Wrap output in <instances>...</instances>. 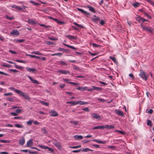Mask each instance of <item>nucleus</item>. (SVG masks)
<instances>
[{
  "label": "nucleus",
  "instance_id": "nucleus-43",
  "mask_svg": "<svg viewBox=\"0 0 154 154\" xmlns=\"http://www.w3.org/2000/svg\"><path fill=\"white\" fill-rule=\"evenodd\" d=\"M15 126L16 127L18 128H23V126L20 124H16L15 125Z\"/></svg>",
  "mask_w": 154,
  "mask_h": 154
},
{
  "label": "nucleus",
  "instance_id": "nucleus-21",
  "mask_svg": "<svg viewBox=\"0 0 154 154\" xmlns=\"http://www.w3.org/2000/svg\"><path fill=\"white\" fill-rule=\"evenodd\" d=\"M103 127H104V128H106L107 129H112L114 128V126L113 125H106L105 126H103Z\"/></svg>",
  "mask_w": 154,
  "mask_h": 154
},
{
  "label": "nucleus",
  "instance_id": "nucleus-20",
  "mask_svg": "<svg viewBox=\"0 0 154 154\" xmlns=\"http://www.w3.org/2000/svg\"><path fill=\"white\" fill-rule=\"evenodd\" d=\"M74 137L76 140H81L83 138V137L82 135H75L74 136Z\"/></svg>",
  "mask_w": 154,
  "mask_h": 154
},
{
  "label": "nucleus",
  "instance_id": "nucleus-7",
  "mask_svg": "<svg viewBox=\"0 0 154 154\" xmlns=\"http://www.w3.org/2000/svg\"><path fill=\"white\" fill-rule=\"evenodd\" d=\"M140 75L142 78L146 80L147 79V77L146 75L145 72L143 71H141L140 73Z\"/></svg>",
  "mask_w": 154,
  "mask_h": 154
},
{
  "label": "nucleus",
  "instance_id": "nucleus-52",
  "mask_svg": "<svg viewBox=\"0 0 154 154\" xmlns=\"http://www.w3.org/2000/svg\"><path fill=\"white\" fill-rule=\"evenodd\" d=\"M63 81L66 82L67 83H69L68 82H69V81L71 80L70 79H63Z\"/></svg>",
  "mask_w": 154,
  "mask_h": 154
},
{
  "label": "nucleus",
  "instance_id": "nucleus-35",
  "mask_svg": "<svg viewBox=\"0 0 154 154\" xmlns=\"http://www.w3.org/2000/svg\"><path fill=\"white\" fill-rule=\"evenodd\" d=\"M82 151L84 152H86L88 151H92V150L88 148H86L85 149H83L82 150Z\"/></svg>",
  "mask_w": 154,
  "mask_h": 154
},
{
  "label": "nucleus",
  "instance_id": "nucleus-4",
  "mask_svg": "<svg viewBox=\"0 0 154 154\" xmlns=\"http://www.w3.org/2000/svg\"><path fill=\"white\" fill-rule=\"evenodd\" d=\"M52 141L53 143L57 148L58 149H61V147L60 143L57 141L55 140H53Z\"/></svg>",
  "mask_w": 154,
  "mask_h": 154
},
{
  "label": "nucleus",
  "instance_id": "nucleus-6",
  "mask_svg": "<svg viewBox=\"0 0 154 154\" xmlns=\"http://www.w3.org/2000/svg\"><path fill=\"white\" fill-rule=\"evenodd\" d=\"M38 146L40 148H41L42 149H48V150L51 151V152H54V150L53 149H52L51 148L47 146H42L39 145Z\"/></svg>",
  "mask_w": 154,
  "mask_h": 154
},
{
  "label": "nucleus",
  "instance_id": "nucleus-41",
  "mask_svg": "<svg viewBox=\"0 0 154 154\" xmlns=\"http://www.w3.org/2000/svg\"><path fill=\"white\" fill-rule=\"evenodd\" d=\"M15 67L19 69H22L23 68V67L21 66H17L16 65H15Z\"/></svg>",
  "mask_w": 154,
  "mask_h": 154
},
{
  "label": "nucleus",
  "instance_id": "nucleus-51",
  "mask_svg": "<svg viewBox=\"0 0 154 154\" xmlns=\"http://www.w3.org/2000/svg\"><path fill=\"white\" fill-rule=\"evenodd\" d=\"M6 18L8 19L11 20L13 19V17H9L7 15L6 16Z\"/></svg>",
  "mask_w": 154,
  "mask_h": 154
},
{
  "label": "nucleus",
  "instance_id": "nucleus-31",
  "mask_svg": "<svg viewBox=\"0 0 154 154\" xmlns=\"http://www.w3.org/2000/svg\"><path fill=\"white\" fill-rule=\"evenodd\" d=\"M66 103L67 104H71L72 106H74L76 105V102L74 101L66 102Z\"/></svg>",
  "mask_w": 154,
  "mask_h": 154
},
{
  "label": "nucleus",
  "instance_id": "nucleus-3",
  "mask_svg": "<svg viewBox=\"0 0 154 154\" xmlns=\"http://www.w3.org/2000/svg\"><path fill=\"white\" fill-rule=\"evenodd\" d=\"M22 6L23 7L22 8H21L20 6L15 5L11 6V7L12 8H14L19 11H24L25 10V8H26V7L24 6V5H23Z\"/></svg>",
  "mask_w": 154,
  "mask_h": 154
},
{
  "label": "nucleus",
  "instance_id": "nucleus-49",
  "mask_svg": "<svg viewBox=\"0 0 154 154\" xmlns=\"http://www.w3.org/2000/svg\"><path fill=\"white\" fill-rule=\"evenodd\" d=\"M92 45L94 47H100V45H99L96 44L94 43H92Z\"/></svg>",
  "mask_w": 154,
  "mask_h": 154
},
{
  "label": "nucleus",
  "instance_id": "nucleus-40",
  "mask_svg": "<svg viewBox=\"0 0 154 154\" xmlns=\"http://www.w3.org/2000/svg\"><path fill=\"white\" fill-rule=\"evenodd\" d=\"M39 25L41 26L44 27L45 28H49L51 27V26H46L45 25V24H39Z\"/></svg>",
  "mask_w": 154,
  "mask_h": 154
},
{
  "label": "nucleus",
  "instance_id": "nucleus-48",
  "mask_svg": "<svg viewBox=\"0 0 154 154\" xmlns=\"http://www.w3.org/2000/svg\"><path fill=\"white\" fill-rule=\"evenodd\" d=\"M16 61L18 62H20L21 63H26V62L25 61L23 60H15Z\"/></svg>",
  "mask_w": 154,
  "mask_h": 154
},
{
  "label": "nucleus",
  "instance_id": "nucleus-47",
  "mask_svg": "<svg viewBox=\"0 0 154 154\" xmlns=\"http://www.w3.org/2000/svg\"><path fill=\"white\" fill-rule=\"evenodd\" d=\"M147 125L151 126L152 125L151 121L150 120H148L147 121Z\"/></svg>",
  "mask_w": 154,
  "mask_h": 154
},
{
  "label": "nucleus",
  "instance_id": "nucleus-10",
  "mask_svg": "<svg viewBox=\"0 0 154 154\" xmlns=\"http://www.w3.org/2000/svg\"><path fill=\"white\" fill-rule=\"evenodd\" d=\"M27 77L33 83L36 84H39L38 81L37 80H36L33 79L31 76L28 75Z\"/></svg>",
  "mask_w": 154,
  "mask_h": 154
},
{
  "label": "nucleus",
  "instance_id": "nucleus-27",
  "mask_svg": "<svg viewBox=\"0 0 154 154\" xmlns=\"http://www.w3.org/2000/svg\"><path fill=\"white\" fill-rule=\"evenodd\" d=\"M31 54H34L38 55H43L42 53L39 52L38 51H34L31 52Z\"/></svg>",
  "mask_w": 154,
  "mask_h": 154
},
{
  "label": "nucleus",
  "instance_id": "nucleus-15",
  "mask_svg": "<svg viewBox=\"0 0 154 154\" xmlns=\"http://www.w3.org/2000/svg\"><path fill=\"white\" fill-rule=\"evenodd\" d=\"M100 18L99 17H97L96 15L93 16V17L92 18L93 21L95 22H97L99 20Z\"/></svg>",
  "mask_w": 154,
  "mask_h": 154
},
{
  "label": "nucleus",
  "instance_id": "nucleus-29",
  "mask_svg": "<svg viewBox=\"0 0 154 154\" xmlns=\"http://www.w3.org/2000/svg\"><path fill=\"white\" fill-rule=\"evenodd\" d=\"M39 102L43 105L46 106H48L49 105V103H48L45 102L43 101L40 100Z\"/></svg>",
  "mask_w": 154,
  "mask_h": 154
},
{
  "label": "nucleus",
  "instance_id": "nucleus-56",
  "mask_svg": "<svg viewBox=\"0 0 154 154\" xmlns=\"http://www.w3.org/2000/svg\"><path fill=\"white\" fill-rule=\"evenodd\" d=\"M82 110L88 112L90 111V110L88 107L83 108L82 109Z\"/></svg>",
  "mask_w": 154,
  "mask_h": 154
},
{
  "label": "nucleus",
  "instance_id": "nucleus-50",
  "mask_svg": "<svg viewBox=\"0 0 154 154\" xmlns=\"http://www.w3.org/2000/svg\"><path fill=\"white\" fill-rule=\"evenodd\" d=\"M115 132H118L119 134H124V132L122 131H119L118 130H116L115 131Z\"/></svg>",
  "mask_w": 154,
  "mask_h": 154
},
{
  "label": "nucleus",
  "instance_id": "nucleus-24",
  "mask_svg": "<svg viewBox=\"0 0 154 154\" xmlns=\"http://www.w3.org/2000/svg\"><path fill=\"white\" fill-rule=\"evenodd\" d=\"M66 37L70 40L74 39L76 38V37L75 36L69 35H66Z\"/></svg>",
  "mask_w": 154,
  "mask_h": 154
},
{
  "label": "nucleus",
  "instance_id": "nucleus-18",
  "mask_svg": "<svg viewBox=\"0 0 154 154\" xmlns=\"http://www.w3.org/2000/svg\"><path fill=\"white\" fill-rule=\"evenodd\" d=\"M76 89L77 90H79L80 91H84L86 90L87 89V87H78Z\"/></svg>",
  "mask_w": 154,
  "mask_h": 154
},
{
  "label": "nucleus",
  "instance_id": "nucleus-5",
  "mask_svg": "<svg viewBox=\"0 0 154 154\" xmlns=\"http://www.w3.org/2000/svg\"><path fill=\"white\" fill-rule=\"evenodd\" d=\"M50 116L52 117H56L58 115V113L54 110H51L49 112Z\"/></svg>",
  "mask_w": 154,
  "mask_h": 154
},
{
  "label": "nucleus",
  "instance_id": "nucleus-34",
  "mask_svg": "<svg viewBox=\"0 0 154 154\" xmlns=\"http://www.w3.org/2000/svg\"><path fill=\"white\" fill-rule=\"evenodd\" d=\"M78 10L79 11H80L82 13H83L84 14H88L85 11H84V10H83L82 9L78 8Z\"/></svg>",
  "mask_w": 154,
  "mask_h": 154
},
{
  "label": "nucleus",
  "instance_id": "nucleus-28",
  "mask_svg": "<svg viewBox=\"0 0 154 154\" xmlns=\"http://www.w3.org/2000/svg\"><path fill=\"white\" fill-rule=\"evenodd\" d=\"M14 41L17 42L21 43L25 41V40L24 39H15Z\"/></svg>",
  "mask_w": 154,
  "mask_h": 154
},
{
  "label": "nucleus",
  "instance_id": "nucleus-39",
  "mask_svg": "<svg viewBox=\"0 0 154 154\" xmlns=\"http://www.w3.org/2000/svg\"><path fill=\"white\" fill-rule=\"evenodd\" d=\"M70 123H72L74 124L75 125H76L78 124L79 123V122L77 121H70Z\"/></svg>",
  "mask_w": 154,
  "mask_h": 154
},
{
  "label": "nucleus",
  "instance_id": "nucleus-33",
  "mask_svg": "<svg viewBox=\"0 0 154 154\" xmlns=\"http://www.w3.org/2000/svg\"><path fill=\"white\" fill-rule=\"evenodd\" d=\"M0 142L2 143H9L10 142V141L7 140H0Z\"/></svg>",
  "mask_w": 154,
  "mask_h": 154
},
{
  "label": "nucleus",
  "instance_id": "nucleus-59",
  "mask_svg": "<svg viewBox=\"0 0 154 154\" xmlns=\"http://www.w3.org/2000/svg\"><path fill=\"white\" fill-rule=\"evenodd\" d=\"M16 112L18 114L19 113L22 111V110L20 109H17L15 110Z\"/></svg>",
  "mask_w": 154,
  "mask_h": 154
},
{
  "label": "nucleus",
  "instance_id": "nucleus-62",
  "mask_svg": "<svg viewBox=\"0 0 154 154\" xmlns=\"http://www.w3.org/2000/svg\"><path fill=\"white\" fill-rule=\"evenodd\" d=\"M59 63L61 64H62L63 65H65L66 66L67 65V64L63 61H60L59 62Z\"/></svg>",
  "mask_w": 154,
  "mask_h": 154
},
{
  "label": "nucleus",
  "instance_id": "nucleus-30",
  "mask_svg": "<svg viewBox=\"0 0 154 154\" xmlns=\"http://www.w3.org/2000/svg\"><path fill=\"white\" fill-rule=\"evenodd\" d=\"M29 2L31 3L33 5L35 6H38L39 5V4L38 3L32 0L30 1H29Z\"/></svg>",
  "mask_w": 154,
  "mask_h": 154
},
{
  "label": "nucleus",
  "instance_id": "nucleus-57",
  "mask_svg": "<svg viewBox=\"0 0 154 154\" xmlns=\"http://www.w3.org/2000/svg\"><path fill=\"white\" fill-rule=\"evenodd\" d=\"M69 83V84H72L75 85H79V84L78 83H76V82H68Z\"/></svg>",
  "mask_w": 154,
  "mask_h": 154
},
{
  "label": "nucleus",
  "instance_id": "nucleus-13",
  "mask_svg": "<svg viewBox=\"0 0 154 154\" xmlns=\"http://www.w3.org/2000/svg\"><path fill=\"white\" fill-rule=\"evenodd\" d=\"M32 139H30L27 142L26 146L28 147H30L32 146Z\"/></svg>",
  "mask_w": 154,
  "mask_h": 154
},
{
  "label": "nucleus",
  "instance_id": "nucleus-25",
  "mask_svg": "<svg viewBox=\"0 0 154 154\" xmlns=\"http://www.w3.org/2000/svg\"><path fill=\"white\" fill-rule=\"evenodd\" d=\"M93 141L96 142L97 143H102V144H104L106 143L105 142L102 141H100L98 140H97V139H94L92 140Z\"/></svg>",
  "mask_w": 154,
  "mask_h": 154
},
{
  "label": "nucleus",
  "instance_id": "nucleus-60",
  "mask_svg": "<svg viewBox=\"0 0 154 154\" xmlns=\"http://www.w3.org/2000/svg\"><path fill=\"white\" fill-rule=\"evenodd\" d=\"M97 99L98 100L100 101L103 102H104L106 101V100H104L103 99H102V98H97Z\"/></svg>",
  "mask_w": 154,
  "mask_h": 154
},
{
  "label": "nucleus",
  "instance_id": "nucleus-38",
  "mask_svg": "<svg viewBox=\"0 0 154 154\" xmlns=\"http://www.w3.org/2000/svg\"><path fill=\"white\" fill-rule=\"evenodd\" d=\"M142 17H141L140 16H138V17H136V20L139 23H140L141 22V19Z\"/></svg>",
  "mask_w": 154,
  "mask_h": 154
},
{
  "label": "nucleus",
  "instance_id": "nucleus-12",
  "mask_svg": "<svg viewBox=\"0 0 154 154\" xmlns=\"http://www.w3.org/2000/svg\"><path fill=\"white\" fill-rule=\"evenodd\" d=\"M115 113L119 116H124V113L123 112L121 111L118 110H115Z\"/></svg>",
  "mask_w": 154,
  "mask_h": 154
},
{
  "label": "nucleus",
  "instance_id": "nucleus-14",
  "mask_svg": "<svg viewBox=\"0 0 154 154\" xmlns=\"http://www.w3.org/2000/svg\"><path fill=\"white\" fill-rule=\"evenodd\" d=\"M92 116L94 118L97 119H100V116L96 113H93L91 114Z\"/></svg>",
  "mask_w": 154,
  "mask_h": 154
},
{
  "label": "nucleus",
  "instance_id": "nucleus-9",
  "mask_svg": "<svg viewBox=\"0 0 154 154\" xmlns=\"http://www.w3.org/2000/svg\"><path fill=\"white\" fill-rule=\"evenodd\" d=\"M88 103L83 101L79 100L76 102V105L79 104L80 105H83L85 104H87Z\"/></svg>",
  "mask_w": 154,
  "mask_h": 154
},
{
  "label": "nucleus",
  "instance_id": "nucleus-32",
  "mask_svg": "<svg viewBox=\"0 0 154 154\" xmlns=\"http://www.w3.org/2000/svg\"><path fill=\"white\" fill-rule=\"evenodd\" d=\"M91 87L93 88V90H101V88L99 87H97L95 86H92Z\"/></svg>",
  "mask_w": 154,
  "mask_h": 154
},
{
  "label": "nucleus",
  "instance_id": "nucleus-54",
  "mask_svg": "<svg viewBox=\"0 0 154 154\" xmlns=\"http://www.w3.org/2000/svg\"><path fill=\"white\" fill-rule=\"evenodd\" d=\"M8 100L10 101L11 102H13L14 101V99L11 97H8L7 98Z\"/></svg>",
  "mask_w": 154,
  "mask_h": 154
},
{
  "label": "nucleus",
  "instance_id": "nucleus-46",
  "mask_svg": "<svg viewBox=\"0 0 154 154\" xmlns=\"http://www.w3.org/2000/svg\"><path fill=\"white\" fill-rule=\"evenodd\" d=\"M62 53H57L54 54H52L51 55L52 56H55V55H57L58 56H61L62 55Z\"/></svg>",
  "mask_w": 154,
  "mask_h": 154
},
{
  "label": "nucleus",
  "instance_id": "nucleus-22",
  "mask_svg": "<svg viewBox=\"0 0 154 154\" xmlns=\"http://www.w3.org/2000/svg\"><path fill=\"white\" fill-rule=\"evenodd\" d=\"M87 7L89 8V10L90 11L94 13L95 12V9L93 7H92L89 5Z\"/></svg>",
  "mask_w": 154,
  "mask_h": 154
},
{
  "label": "nucleus",
  "instance_id": "nucleus-63",
  "mask_svg": "<svg viewBox=\"0 0 154 154\" xmlns=\"http://www.w3.org/2000/svg\"><path fill=\"white\" fill-rule=\"evenodd\" d=\"M105 23V21L103 20H101L100 22V24L101 25H103Z\"/></svg>",
  "mask_w": 154,
  "mask_h": 154
},
{
  "label": "nucleus",
  "instance_id": "nucleus-53",
  "mask_svg": "<svg viewBox=\"0 0 154 154\" xmlns=\"http://www.w3.org/2000/svg\"><path fill=\"white\" fill-rule=\"evenodd\" d=\"M9 70L10 71L13 72H19L16 69H9Z\"/></svg>",
  "mask_w": 154,
  "mask_h": 154
},
{
  "label": "nucleus",
  "instance_id": "nucleus-1",
  "mask_svg": "<svg viewBox=\"0 0 154 154\" xmlns=\"http://www.w3.org/2000/svg\"><path fill=\"white\" fill-rule=\"evenodd\" d=\"M9 89L13 91H14L17 93L19 94L20 95L23 97L25 99H27L28 100H30L31 98L29 97L27 94H26L24 92H23L19 90L15 89L13 87H12L9 88Z\"/></svg>",
  "mask_w": 154,
  "mask_h": 154
},
{
  "label": "nucleus",
  "instance_id": "nucleus-64",
  "mask_svg": "<svg viewBox=\"0 0 154 154\" xmlns=\"http://www.w3.org/2000/svg\"><path fill=\"white\" fill-rule=\"evenodd\" d=\"M8 152H0V154H8Z\"/></svg>",
  "mask_w": 154,
  "mask_h": 154
},
{
  "label": "nucleus",
  "instance_id": "nucleus-58",
  "mask_svg": "<svg viewBox=\"0 0 154 154\" xmlns=\"http://www.w3.org/2000/svg\"><path fill=\"white\" fill-rule=\"evenodd\" d=\"M109 58L110 59L112 60L114 62H116V60L114 57H112L110 56Z\"/></svg>",
  "mask_w": 154,
  "mask_h": 154
},
{
  "label": "nucleus",
  "instance_id": "nucleus-44",
  "mask_svg": "<svg viewBox=\"0 0 154 154\" xmlns=\"http://www.w3.org/2000/svg\"><path fill=\"white\" fill-rule=\"evenodd\" d=\"M41 131L44 133L46 134L47 133V131L45 128H43L41 129Z\"/></svg>",
  "mask_w": 154,
  "mask_h": 154
},
{
  "label": "nucleus",
  "instance_id": "nucleus-37",
  "mask_svg": "<svg viewBox=\"0 0 154 154\" xmlns=\"http://www.w3.org/2000/svg\"><path fill=\"white\" fill-rule=\"evenodd\" d=\"M81 147V145H79L76 146H70L69 147V148H71L72 149H76L79 148H80Z\"/></svg>",
  "mask_w": 154,
  "mask_h": 154
},
{
  "label": "nucleus",
  "instance_id": "nucleus-55",
  "mask_svg": "<svg viewBox=\"0 0 154 154\" xmlns=\"http://www.w3.org/2000/svg\"><path fill=\"white\" fill-rule=\"evenodd\" d=\"M10 114L14 116H16L18 115V114L16 112H11Z\"/></svg>",
  "mask_w": 154,
  "mask_h": 154
},
{
  "label": "nucleus",
  "instance_id": "nucleus-19",
  "mask_svg": "<svg viewBox=\"0 0 154 154\" xmlns=\"http://www.w3.org/2000/svg\"><path fill=\"white\" fill-rule=\"evenodd\" d=\"M26 69L28 72H32L33 73H34L36 71V69L34 68H31L29 67H26Z\"/></svg>",
  "mask_w": 154,
  "mask_h": 154
},
{
  "label": "nucleus",
  "instance_id": "nucleus-45",
  "mask_svg": "<svg viewBox=\"0 0 154 154\" xmlns=\"http://www.w3.org/2000/svg\"><path fill=\"white\" fill-rule=\"evenodd\" d=\"M73 24H74L75 25V26H77L79 27H83L82 25L76 23L74 22V23H73Z\"/></svg>",
  "mask_w": 154,
  "mask_h": 154
},
{
  "label": "nucleus",
  "instance_id": "nucleus-42",
  "mask_svg": "<svg viewBox=\"0 0 154 154\" xmlns=\"http://www.w3.org/2000/svg\"><path fill=\"white\" fill-rule=\"evenodd\" d=\"M139 3H138L136 2L135 3L132 4V6L135 8L137 7L139 5Z\"/></svg>",
  "mask_w": 154,
  "mask_h": 154
},
{
  "label": "nucleus",
  "instance_id": "nucleus-2",
  "mask_svg": "<svg viewBox=\"0 0 154 154\" xmlns=\"http://www.w3.org/2000/svg\"><path fill=\"white\" fill-rule=\"evenodd\" d=\"M140 26L141 27L142 29L143 30L146 31L150 33H152V30L151 27L144 26L142 24H140Z\"/></svg>",
  "mask_w": 154,
  "mask_h": 154
},
{
  "label": "nucleus",
  "instance_id": "nucleus-17",
  "mask_svg": "<svg viewBox=\"0 0 154 154\" xmlns=\"http://www.w3.org/2000/svg\"><path fill=\"white\" fill-rule=\"evenodd\" d=\"M27 22L31 24H34L36 23V21H35L34 20L32 19H29L27 21Z\"/></svg>",
  "mask_w": 154,
  "mask_h": 154
},
{
  "label": "nucleus",
  "instance_id": "nucleus-11",
  "mask_svg": "<svg viewBox=\"0 0 154 154\" xmlns=\"http://www.w3.org/2000/svg\"><path fill=\"white\" fill-rule=\"evenodd\" d=\"M19 144L20 145H23L25 143V139L23 137H21L19 140Z\"/></svg>",
  "mask_w": 154,
  "mask_h": 154
},
{
  "label": "nucleus",
  "instance_id": "nucleus-16",
  "mask_svg": "<svg viewBox=\"0 0 154 154\" xmlns=\"http://www.w3.org/2000/svg\"><path fill=\"white\" fill-rule=\"evenodd\" d=\"M11 34L13 35H19V32L17 30H13L11 32Z\"/></svg>",
  "mask_w": 154,
  "mask_h": 154
},
{
  "label": "nucleus",
  "instance_id": "nucleus-61",
  "mask_svg": "<svg viewBox=\"0 0 154 154\" xmlns=\"http://www.w3.org/2000/svg\"><path fill=\"white\" fill-rule=\"evenodd\" d=\"M48 38L49 39L52 40H57V39L56 38H52L51 37H48Z\"/></svg>",
  "mask_w": 154,
  "mask_h": 154
},
{
  "label": "nucleus",
  "instance_id": "nucleus-23",
  "mask_svg": "<svg viewBox=\"0 0 154 154\" xmlns=\"http://www.w3.org/2000/svg\"><path fill=\"white\" fill-rule=\"evenodd\" d=\"M53 20L56 22L57 23L59 24L60 25H62L64 23V22L63 21H59L57 19L54 18L53 19Z\"/></svg>",
  "mask_w": 154,
  "mask_h": 154
},
{
  "label": "nucleus",
  "instance_id": "nucleus-36",
  "mask_svg": "<svg viewBox=\"0 0 154 154\" xmlns=\"http://www.w3.org/2000/svg\"><path fill=\"white\" fill-rule=\"evenodd\" d=\"M33 122V120L30 119L29 121H27L26 123L28 125H31Z\"/></svg>",
  "mask_w": 154,
  "mask_h": 154
},
{
  "label": "nucleus",
  "instance_id": "nucleus-8",
  "mask_svg": "<svg viewBox=\"0 0 154 154\" xmlns=\"http://www.w3.org/2000/svg\"><path fill=\"white\" fill-rule=\"evenodd\" d=\"M57 72L60 73L62 74H66L67 73H69V72L68 70H58L57 71Z\"/></svg>",
  "mask_w": 154,
  "mask_h": 154
},
{
  "label": "nucleus",
  "instance_id": "nucleus-26",
  "mask_svg": "<svg viewBox=\"0 0 154 154\" xmlns=\"http://www.w3.org/2000/svg\"><path fill=\"white\" fill-rule=\"evenodd\" d=\"M63 44L64 45H65V46H66V47H67L69 48H72L73 49H74V50H76V48L74 47L73 46H70V45H67V44H64V43H63Z\"/></svg>",
  "mask_w": 154,
  "mask_h": 154
}]
</instances>
